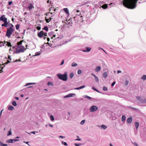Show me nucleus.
Listing matches in <instances>:
<instances>
[{"instance_id":"nucleus-1","label":"nucleus","mask_w":146,"mask_h":146,"mask_svg":"<svg viewBox=\"0 0 146 146\" xmlns=\"http://www.w3.org/2000/svg\"><path fill=\"white\" fill-rule=\"evenodd\" d=\"M138 0H123V3L125 7L129 9H133L137 6Z\"/></svg>"},{"instance_id":"nucleus-2","label":"nucleus","mask_w":146,"mask_h":146,"mask_svg":"<svg viewBox=\"0 0 146 146\" xmlns=\"http://www.w3.org/2000/svg\"><path fill=\"white\" fill-rule=\"evenodd\" d=\"M57 76L59 79L64 81H66L68 79V75L66 72L64 74H57Z\"/></svg>"},{"instance_id":"nucleus-3","label":"nucleus","mask_w":146,"mask_h":146,"mask_svg":"<svg viewBox=\"0 0 146 146\" xmlns=\"http://www.w3.org/2000/svg\"><path fill=\"white\" fill-rule=\"evenodd\" d=\"M26 50L24 46H17L16 48V51L15 52L16 53H19L21 52H23Z\"/></svg>"},{"instance_id":"nucleus-4","label":"nucleus","mask_w":146,"mask_h":146,"mask_svg":"<svg viewBox=\"0 0 146 146\" xmlns=\"http://www.w3.org/2000/svg\"><path fill=\"white\" fill-rule=\"evenodd\" d=\"M15 29H11V28H7V31L6 32L5 36L10 38L11 35L15 31Z\"/></svg>"},{"instance_id":"nucleus-5","label":"nucleus","mask_w":146,"mask_h":146,"mask_svg":"<svg viewBox=\"0 0 146 146\" xmlns=\"http://www.w3.org/2000/svg\"><path fill=\"white\" fill-rule=\"evenodd\" d=\"M98 109V108L95 106H92L90 107L89 109L90 112H94L97 111Z\"/></svg>"},{"instance_id":"nucleus-6","label":"nucleus","mask_w":146,"mask_h":146,"mask_svg":"<svg viewBox=\"0 0 146 146\" xmlns=\"http://www.w3.org/2000/svg\"><path fill=\"white\" fill-rule=\"evenodd\" d=\"M136 98L137 100L142 103H146V98H144L139 96H137Z\"/></svg>"},{"instance_id":"nucleus-7","label":"nucleus","mask_w":146,"mask_h":146,"mask_svg":"<svg viewBox=\"0 0 146 146\" xmlns=\"http://www.w3.org/2000/svg\"><path fill=\"white\" fill-rule=\"evenodd\" d=\"M19 141V139H10L6 141V143H13V141Z\"/></svg>"},{"instance_id":"nucleus-8","label":"nucleus","mask_w":146,"mask_h":146,"mask_svg":"<svg viewBox=\"0 0 146 146\" xmlns=\"http://www.w3.org/2000/svg\"><path fill=\"white\" fill-rule=\"evenodd\" d=\"M5 15H2L0 17V21H2L3 22L7 21V18L5 17Z\"/></svg>"},{"instance_id":"nucleus-9","label":"nucleus","mask_w":146,"mask_h":146,"mask_svg":"<svg viewBox=\"0 0 146 146\" xmlns=\"http://www.w3.org/2000/svg\"><path fill=\"white\" fill-rule=\"evenodd\" d=\"M37 35L38 37L40 38L42 37L44 35V32L43 31H42L40 32H38Z\"/></svg>"},{"instance_id":"nucleus-10","label":"nucleus","mask_w":146,"mask_h":146,"mask_svg":"<svg viewBox=\"0 0 146 146\" xmlns=\"http://www.w3.org/2000/svg\"><path fill=\"white\" fill-rule=\"evenodd\" d=\"M132 121V118L131 117H130L129 118H128L127 120V122L129 124Z\"/></svg>"},{"instance_id":"nucleus-11","label":"nucleus","mask_w":146,"mask_h":146,"mask_svg":"<svg viewBox=\"0 0 146 146\" xmlns=\"http://www.w3.org/2000/svg\"><path fill=\"white\" fill-rule=\"evenodd\" d=\"M83 97L84 98H86L87 99H88L89 100H91V99H94L93 98H91L87 95H84L83 96Z\"/></svg>"},{"instance_id":"nucleus-12","label":"nucleus","mask_w":146,"mask_h":146,"mask_svg":"<svg viewBox=\"0 0 146 146\" xmlns=\"http://www.w3.org/2000/svg\"><path fill=\"white\" fill-rule=\"evenodd\" d=\"M64 11L65 12L66 14L69 15V12L68 9L67 8H64L63 9Z\"/></svg>"},{"instance_id":"nucleus-13","label":"nucleus","mask_w":146,"mask_h":146,"mask_svg":"<svg viewBox=\"0 0 146 146\" xmlns=\"http://www.w3.org/2000/svg\"><path fill=\"white\" fill-rule=\"evenodd\" d=\"M134 125L136 127V129H137L139 126V123L137 122L136 121Z\"/></svg>"},{"instance_id":"nucleus-14","label":"nucleus","mask_w":146,"mask_h":146,"mask_svg":"<svg viewBox=\"0 0 146 146\" xmlns=\"http://www.w3.org/2000/svg\"><path fill=\"white\" fill-rule=\"evenodd\" d=\"M101 69V67L100 66L97 67L95 69V71L96 72H99Z\"/></svg>"},{"instance_id":"nucleus-15","label":"nucleus","mask_w":146,"mask_h":146,"mask_svg":"<svg viewBox=\"0 0 146 146\" xmlns=\"http://www.w3.org/2000/svg\"><path fill=\"white\" fill-rule=\"evenodd\" d=\"M85 87V86H84V85H83V86H81L80 87H79L76 88H75L74 89L75 90H80V89L83 88H84Z\"/></svg>"},{"instance_id":"nucleus-16","label":"nucleus","mask_w":146,"mask_h":146,"mask_svg":"<svg viewBox=\"0 0 146 146\" xmlns=\"http://www.w3.org/2000/svg\"><path fill=\"white\" fill-rule=\"evenodd\" d=\"M85 49L86 52H89L91 50V48L90 47H86L85 48Z\"/></svg>"},{"instance_id":"nucleus-17","label":"nucleus","mask_w":146,"mask_h":146,"mask_svg":"<svg viewBox=\"0 0 146 146\" xmlns=\"http://www.w3.org/2000/svg\"><path fill=\"white\" fill-rule=\"evenodd\" d=\"M34 7L33 5L31 4H30L29 5L28 7V8L30 10Z\"/></svg>"},{"instance_id":"nucleus-18","label":"nucleus","mask_w":146,"mask_h":146,"mask_svg":"<svg viewBox=\"0 0 146 146\" xmlns=\"http://www.w3.org/2000/svg\"><path fill=\"white\" fill-rule=\"evenodd\" d=\"M102 7L103 9H106L108 7V5L106 4H104L102 5Z\"/></svg>"},{"instance_id":"nucleus-19","label":"nucleus","mask_w":146,"mask_h":146,"mask_svg":"<svg viewBox=\"0 0 146 146\" xmlns=\"http://www.w3.org/2000/svg\"><path fill=\"white\" fill-rule=\"evenodd\" d=\"M72 23L69 22L66 24L67 26H66V27L68 28H69V27L72 26Z\"/></svg>"},{"instance_id":"nucleus-20","label":"nucleus","mask_w":146,"mask_h":146,"mask_svg":"<svg viewBox=\"0 0 146 146\" xmlns=\"http://www.w3.org/2000/svg\"><path fill=\"white\" fill-rule=\"evenodd\" d=\"M68 95L69 97H74L76 96V94L74 93L69 94Z\"/></svg>"},{"instance_id":"nucleus-21","label":"nucleus","mask_w":146,"mask_h":146,"mask_svg":"<svg viewBox=\"0 0 146 146\" xmlns=\"http://www.w3.org/2000/svg\"><path fill=\"white\" fill-rule=\"evenodd\" d=\"M14 109V107L12 106H10L8 107V109L9 110L13 111Z\"/></svg>"},{"instance_id":"nucleus-22","label":"nucleus","mask_w":146,"mask_h":146,"mask_svg":"<svg viewBox=\"0 0 146 146\" xmlns=\"http://www.w3.org/2000/svg\"><path fill=\"white\" fill-rule=\"evenodd\" d=\"M107 76V73L106 72H104L103 74V76L104 78H106Z\"/></svg>"},{"instance_id":"nucleus-23","label":"nucleus","mask_w":146,"mask_h":146,"mask_svg":"<svg viewBox=\"0 0 146 146\" xmlns=\"http://www.w3.org/2000/svg\"><path fill=\"white\" fill-rule=\"evenodd\" d=\"M126 119V117L124 115H122L121 117V120L122 122L124 121Z\"/></svg>"},{"instance_id":"nucleus-24","label":"nucleus","mask_w":146,"mask_h":146,"mask_svg":"<svg viewBox=\"0 0 146 146\" xmlns=\"http://www.w3.org/2000/svg\"><path fill=\"white\" fill-rule=\"evenodd\" d=\"M107 128V126L104 125H101V128L104 129V130L106 129Z\"/></svg>"},{"instance_id":"nucleus-25","label":"nucleus","mask_w":146,"mask_h":146,"mask_svg":"<svg viewBox=\"0 0 146 146\" xmlns=\"http://www.w3.org/2000/svg\"><path fill=\"white\" fill-rule=\"evenodd\" d=\"M81 14L80 13L79 14H76V17H74L73 18V19L75 21V20H76V18L78 16H80V15H81Z\"/></svg>"},{"instance_id":"nucleus-26","label":"nucleus","mask_w":146,"mask_h":146,"mask_svg":"<svg viewBox=\"0 0 146 146\" xmlns=\"http://www.w3.org/2000/svg\"><path fill=\"white\" fill-rule=\"evenodd\" d=\"M36 84V83H28L26 84V86H27L30 85L35 84Z\"/></svg>"},{"instance_id":"nucleus-27","label":"nucleus","mask_w":146,"mask_h":146,"mask_svg":"<svg viewBox=\"0 0 146 146\" xmlns=\"http://www.w3.org/2000/svg\"><path fill=\"white\" fill-rule=\"evenodd\" d=\"M4 42H5V43H6V42L7 43V44H6V45L7 46H9V47L11 46V43L10 42H6L5 41H4Z\"/></svg>"},{"instance_id":"nucleus-28","label":"nucleus","mask_w":146,"mask_h":146,"mask_svg":"<svg viewBox=\"0 0 146 146\" xmlns=\"http://www.w3.org/2000/svg\"><path fill=\"white\" fill-rule=\"evenodd\" d=\"M141 79L143 80L144 81L146 80V75H144L141 78Z\"/></svg>"},{"instance_id":"nucleus-29","label":"nucleus","mask_w":146,"mask_h":146,"mask_svg":"<svg viewBox=\"0 0 146 146\" xmlns=\"http://www.w3.org/2000/svg\"><path fill=\"white\" fill-rule=\"evenodd\" d=\"M42 29L45 30L46 31H48V28L47 26H45Z\"/></svg>"},{"instance_id":"nucleus-30","label":"nucleus","mask_w":146,"mask_h":146,"mask_svg":"<svg viewBox=\"0 0 146 146\" xmlns=\"http://www.w3.org/2000/svg\"><path fill=\"white\" fill-rule=\"evenodd\" d=\"M78 64L74 62L72 64L71 66L72 67H75Z\"/></svg>"},{"instance_id":"nucleus-31","label":"nucleus","mask_w":146,"mask_h":146,"mask_svg":"<svg viewBox=\"0 0 146 146\" xmlns=\"http://www.w3.org/2000/svg\"><path fill=\"white\" fill-rule=\"evenodd\" d=\"M12 104L13 106H17V104L16 102L15 101H13L12 102Z\"/></svg>"},{"instance_id":"nucleus-32","label":"nucleus","mask_w":146,"mask_h":146,"mask_svg":"<svg viewBox=\"0 0 146 146\" xmlns=\"http://www.w3.org/2000/svg\"><path fill=\"white\" fill-rule=\"evenodd\" d=\"M50 119L52 121H53L54 120V118L53 116L52 115H50Z\"/></svg>"},{"instance_id":"nucleus-33","label":"nucleus","mask_w":146,"mask_h":146,"mask_svg":"<svg viewBox=\"0 0 146 146\" xmlns=\"http://www.w3.org/2000/svg\"><path fill=\"white\" fill-rule=\"evenodd\" d=\"M92 89L94 90L95 91L97 92H98V93H100V92H99V91L96 88L94 87H92Z\"/></svg>"},{"instance_id":"nucleus-34","label":"nucleus","mask_w":146,"mask_h":146,"mask_svg":"<svg viewBox=\"0 0 146 146\" xmlns=\"http://www.w3.org/2000/svg\"><path fill=\"white\" fill-rule=\"evenodd\" d=\"M4 23H5L6 26L9 25V27L10 26V23L7 22V21H4Z\"/></svg>"},{"instance_id":"nucleus-35","label":"nucleus","mask_w":146,"mask_h":146,"mask_svg":"<svg viewBox=\"0 0 146 146\" xmlns=\"http://www.w3.org/2000/svg\"><path fill=\"white\" fill-rule=\"evenodd\" d=\"M83 143H74V145L75 146H81V145H83Z\"/></svg>"},{"instance_id":"nucleus-36","label":"nucleus","mask_w":146,"mask_h":146,"mask_svg":"<svg viewBox=\"0 0 146 146\" xmlns=\"http://www.w3.org/2000/svg\"><path fill=\"white\" fill-rule=\"evenodd\" d=\"M20 25L19 24H17L15 25L16 28L17 30H18L19 29Z\"/></svg>"},{"instance_id":"nucleus-37","label":"nucleus","mask_w":146,"mask_h":146,"mask_svg":"<svg viewBox=\"0 0 146 146\" xmlns=\"http://www.w3.org/2000/svg\"><path fill=\"white\" fill-rule=\"evenodd\" d=\"M47 85L49 86H52L53 85V84L52 82H48L47 83Z\"/></svg>"},{"instance_id":"nucleus-38","label":"nucleus","mask_w":146,"mask_h":146,"mask_svg":"<svg viewBox=\"0 0 146 146\" xmlns=\"http://www.w3.org/2000/svg\"><path fill=\"white\" fill-rule=\"evenodd\" d=\"M94 78L96 82H99V79L97 76H95V77H94Z\"/></svg>"},{"instance_id":"nucleus-39","label":"nucleus","mask_w":146,"mask_h":146,"mask_svg":"<svg viewBox=\"0 0 146 146\" xmlns=\"http://www.w3.org/2000/svg\"><path fill=\"white\" fill-rule=\"evenodd\" d=\"M1 26L2 27H4L6 28H7L8 27H9V25L6 26L4 23H3V24H2L1 25Z\"/></svg>"},{"instance_id":"nucleus-40","label":"nucleus","mask_w":146,"mask_h":146,"mask_svg":"<svg viewBox=\"0 0 146 146\" xmlns=\"http://www.w3.org/2000/svg\"><path fill=\"white\" fill-rule=\"evenodd\" d=\"M85 121V119H84V120H82V121L80 123V124L81 125H83L84 124Z\"/></svg>"},{"instance_id":"nucleus-41","label":"nucleus","mask_w":146,"mask_h":146,"mask_svg":"<svg viewBox=\"0 0 146 146\" xmlns=\"http://www.w3.org/2000/svg\"><path fill=\"white\" fill-rule=\"evenodd\" d=\"M10 27L9 28H11V29H15L14 28V26L12 24H10Z\"/></svg>"},{"instance_id":"nucleus-42","label":"nucleus","mask_w":146,"mask_h":146,"mask_svg":"<svg viewBox=\"0 0 146 146\" xmlns=\"http://www.w3.org/2000/svg\"><path fill=\"white\" fill-rule=\"evenodd\" d=\"M70 78H72L74 76V74L73 73H71L70 74Z\"/></svg>"},{"instance_id":"nucleus-43","label":"nucleus","mask_w":146,"mask_h":146,"mask_svg":"<svg viewBox=\"0 0 146 146\" xmlns=\"http://www.w3.org/2000/svg\"><path fill=\"white\" fill-rule=\"evenodd\" d=\"M62 143L65 146H67L68 145L67 143L66 142H64V141L62 142Z\"/></svg>"},{"instance_id":"nucleus-44","label":"nucleus","mask_w":146,"mask_h":146,"mask_svg":"<svg viewBox=\"0 0 146 146\" xmlns=\"http://www.w3.org/2000/svg\"><path fill=\"white\" fill-rule=\"evenodd\" d=\"M4 46V44L2 42H0V47H1Z\"/></svg>"},{"instance_id":"nucleus-45","label":"nucleus","mask_w":146,"mask_h":146,"mask_svg":"<svg viewBox=\"0 0 146 146\" xmlns=\"http://www.w3.org/2000/svg\"><path fill=\"white\" fill-rule=\"evenodd\" d=\"M12 134L11 131V130H10V131H8V133L7 134V135L8 136H9L11 135Z\"/></svg>"},{"instance_id":"nucleus-46","label":"nucleus","mask_w":146,"mask_h":146,"mask_svg":"<svg viewBox=\"0 0 146 146\" xmlns=\"http://www.w3.org/2000/svg\"><path fill=\"white\" fill-rule=\"evenodd\" d=\"M41 54V53L40 52H37L35 53V55L36 56H38L40 54Z\"/></svg>"},{"instance_id":"nucleus-47","label":"nucleus","mask_w":146,"mask_h":146,"mask_svg":"<svg viewBox=\"0 0 146 146\" xmlns=\"http://www.w3.org/2000/svg\"><path fill=\"white\" fill-rule=\"evenodd\" d=\"M103 88V90L104 91H107V88L105 87V86H104Z\"/></svg>"},{"instance_id":"nucleus-48","label":"nucleus","mask_w":146,"mask_h":146,"mask_svg":"<svg viewBox=\"0 0 146 146\" xmlns=\"http://www.w3.org/2000/svg\"><path fill=\"white\" fill-rule=\"evenodd\" d=\"M68 114L67 115V116L68 117V119H67L69 117H70L71 113L70 112H68Z\"/></svg>"},{"instance_id":"nucleus-49","label":"nucleus","mask_w":146,"mask_h":146,"mask_svg":"<svg viewBox=\"0 0 146 146\" xmlns=\"http://www.w3.org/2000/svg\"><path fill=\"white\" fill-rule=\"evenodd\" d=\"M4 143H3L2 142L0 141V146H4Z\"/></svg>"},{"instance_id":"nucleus-50","label":"nucleus","mask_w":146,"mask_h":146,"mask_svg":"<svg viewBox=\"0 0 146 146\" xmlns=\"http://www.w3.org/2000/svg\"><path fill=\"white\" fill-rule=\"evenodd\" d=\"M114 5H115V4L113 3H111L109 5L111 7L113 6Z\"/></svg>"},{"instance_id":"nucleus-51","label":"nucleus","mask_w":146,"mask_h":146,"mask_svg":"<svg viewBox=\"0 0 146 146\" xmlns=\"http://www.w3.org/2000/svg\"><path fill=\"white\" fill-rule=\"evenodd\" d=\"M82 72V71L81 70H78V72H77V73H78V74H81Z\"/></svg>"},{"instance_id":"nucleus-52","label":"nucleus","mask_w":146,"mask_h":146,"mask_svg":"<svg viewBox=\"0 0 146 146\" xmlns=\"http://www.w3.org/2000/svg\"><path fill=\"white\" fill-rule=\"evenodd\" d=\"M45 20L46 22L47 23H48L50 21H49V19H48L46 18H45Z\"/></svg>"},{"instance_id":"nucleus-53","label":"nucleus","mask_w":146,"mask_h":146,"mask_svg":"<svg viewBox=\"0 0 146 146\" xmlns=\"http://www.w3.org/2000/svg\"><path fill=\"white\" fill-rule=\"evenodd\" d=\"M115 83H116V82H115V81H114V82H113L112 83V84H111V86H113L115 84Z\"/></svg>"},{"instance_id":"nucleus-54","label":"nucleus","mask_w":146,"mask_h":146,"mask_svg":"<svg viewBox=\"0 0 146 146\" xmlns=\"http://www.w3.org/2000/svg\"><path fill=\"white\" fill-rule=\"evenodd\" d=\"M15 46H14L12 47V48H10V50L11 51H13L14 49V48H15Z\"/></svg>"},{"instance_id":"nucleus-55","label":"nucleus","mask_w":146,"mask_h":146,"mask_svg":"<svg viewBox=\"0 0 146 146\" xmlns=\"http://www.w3.org/2000/svg\"><path fill=\"white\" fill-rule=\"evenodd\" d=\"M71 41V39H70L68 40H67V41H66L65 42V43L66 44V43H67V42H70Z\"/></svg>"},{"instance_id":"nucleus-56","label":"nucleus","mask_w":146,"mask_h":146,"mask_svg":"<svg viewBox=\"0 0 146 146\" xmlns=\"http://www.w3.org/2000/svg\"><path fill=\"white\" fill-rule=\"evenodd\" d=\"M90 3V2L89 1H86V2H85L84 3V4H83L82 5H83L86 4H88V3Z\"/></svg>"},{"instance_id":"nucleus-57","label":"nucleus","mask_w":146,"mask_h":146,"mask_svg":"<svg viewBox=\"0 0 146 146\" xmlns=\"http://www.w3.org/2000/svg\"><path fill=\"white\" fill-rule=\"evenodd\" d=\"M128 84V82L127 80H126L125 82V85H127Z\"/></svg>"},{"instance_id":"nucleus-58","label":"nucleus","mask_w":146,"mask_h":146,"mask_svg":"<svg viewBox=\"0 0 146 146\" xmlns=\"http://www.w3.org/2000/svg\"><path fill=\"white\" fill-rule=\"evenodd\" d=\"M64 60H62V62L60 64V65H63L64 64Z\"/></svg>"},{"instance_id":"nucleus-59","label":"nucleus","mask_w":146,"mask_h":146,"mask_svg":"<svg viewBox=\"0 0 146 146\" xmlns=\"http://www.w3.org/2000/svg\"><path fill=\"white\" fill-rule=\"evenodd\" d=\"M12 1H9L8 3L9 5H11L12 3Z\"/></svg>"},{"instance_id":"nucleus-60","label":"nucleus","mask_w":146,"mask_h":146,"mask_svg":"<svg viewBox=\"0 0 146 146\" xmlns=\"http://www.w3.org/2000/svg\"><path fill=\"white\" fill-rule=\"evenodd\" d=\"M43 36H47V33L46 32L44 33Z\"/></svg>"},{"instance_id":"nucleus-61","label":"nucleus","mask_w":146,"mask_h":146,"mask_svg":"<svg viewBox=\"0 0 146 146\" xmlns=\"http://www.w3.org/2000/svg\"><path fill=\"white\" fill-rule=\"evenodd\" d=\"M10 62V61H9V60H8L7 61V62H5V64H8V63H9Z\"/></svg>"},{"instance_id":"nucleus-62","label":"nucleus","mask_w":146,"mask_h":146,"mask_svg":"<svg viewBox=\"0 0 146 146\" xmlns=\"http://www.w3.org/2000/svg\"><path fill=\"white\" fill-rule=\"evenodd\" d=\"M130 108L132 109L133 110H137L136 108H133V107H131Z\"/></svg>"},{"instance_id":"nucleus-63","label":"nucleus","mask_w":146,"mask_h":146,"mask_svg":"<svg viewBox=\"0 0 146 146\" xmlns=\"http://www.w3.org/2000/svg\"><path fill=\"white\" fill-rule=\"evenodd\" d=\"M68 97H69V95L68 94L65 96L64 97V98H68Z\"/></svg>"},{"instance_id":"nucleus-64","label":"nucleus","mask_w":146,"mask_h":146,"mask_svg":"<svg viewBox=\"0 0 146 146\" xmlns=\"http://www.w3.org/2000/svg\"><path fill=\"white\" fill-rule=\"evenodd\" d=\"M133 144L135 146H138L137 144L136 143H133Z\"/></svg>"}]
</instances>
